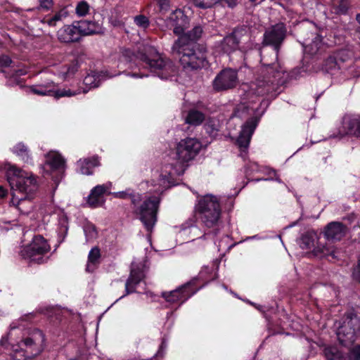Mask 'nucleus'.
Returning a JSON list of instances; mask_svg holds the SVG:
<instances>
[{
	"label": "nucleus",
	"instance_id": "nucleus-39",
	"mask_svg": "<svg viewBox=\"0 0 360 360\" xmlns=\"http://www.w3.org/2000/svg\"><path fill=\"white\" fill-rule=\"evenodd\" d=\"M134 24L141 30H145L150 25L149 19L143 15H138L134 18Z\"/></svg>",
	"mask_w": 360,
	"mask_h": 360
},
{
	"label": "nucleus",
	"instance_id": "nucleus-35",
	"mask_svg": "<svg viewBox=\"0 0 360 360\" xmlns=\"http://www.w3.org/2000/svg\"><path fill=\"white\" fill-rule=\"evenodd\" d=\"M202 33V29L200 26H195L193 29L187 33H183L179 35V37H186V39L185 40V43H191L194 44L195 41H197Z\"/></svg>",
	"mask_w": 360,
	"mask_h": 360
},
{
	"label": "nucleus",
	"instance_id": "nucleus-22",
	"mask_svg": "<svg viewBox=\"0 0 360 360\" xmlns=\"http://www.w3.org/2000/svg\"><path fill=\"white\" fill-rule=\"evenodd\" d=\"M339 134L340 136L349 134L360 137V117L358 115L345 116L339 129Z\"/></svg>",
	"mask_w": 360,
	"mask_h": 360
},
{
	"label": "nucleus",
	"instance_id": "nucleus-29",
	"mask_svg": "<svg viewBox=\"0 0 360 360\" xmlns=\"http://www.w3.org/2000/svg\"><path fill=\"white\" fill-rule=\"evenodd\" d=\"M12 152L16 155L22 162L28 165H32L33 161L28 148L22 142L15 145Z\"/></svg>",
	"mask_w": 360,
	"mask_h": 360
},
{
	"label": "nucleus",
	"instance_id": "nucleus-5",
	"mask_svg": "<svg viewBox=\"0 0 360 360\" xmlns=\"http://www.w3.org/2000/svg\"><path fill=\"white\" fill-rule=\"evenodd\" d=\"M186 37H179L172 47V53L179 58V61L185 70H194L206 67V56L195 44L185 43Z\"/></svg>",
	"mask_w": 360,
	"mask_h": 360
},
{
	"label": "nucleus",
	"instance_id": "nucleus-23",
	"mask_svg": "<svg viewBox=\"0 0 360 360\" xmlns=\"http://www.w3.org/2000/svg\"><path fill=\"white\" fill-rule=\"evenodd\" d=\"M46 161L42 166L46 173H52L55 171L61 172L65 169V160L60 153L56 151H50L46 155Z\"/></svg>",
	"mask_w": 360,
	"mask_h": 360
},
{
	"label": "nucleus",
	"instance_id": "nucleus-51",
	"mask_svg": "<svg viewBox=\"0 0 360 360\" xmlns=\"http://www.w3.org/2000/svg\"><path fill=\"white\" fill-rule=\"evenodd\" d=\"M188 223H189V224L188 225V227L194 226L195 225V221L193 219H191L190 221H188Z\"/></svg>",
	"mask_w": 360,
	"mask_h": 360
},
{
	"label": "nucleus",
	"instance_id": "nucleus-37",
	"mask_svg": "<svg viewBox=\"0 0 360 360\" xmlns=\"http://www.w3.org/2000/svg\"><path fill=\"white\" fill-rule=\"evenodd\" d=\"M215 276L216 273L212 268L210 269L207 266H204L199 273L198 279L205 281L206 283H207L210 281L213 280Z\"/></svg>",
	"mask_w": 360,
	"mask_h": 360
},
{
	"label": "nucleus",
	"instance_id": "nucleus-31",
	"mask_svg": "<svg viewBox=\"0 0 360 360\" xmlns=\"http://www.w3.org/2000/svg\"><path fill=\"white\" fill-rule=\"evenodd\" d=\"M107 76L103 72H91L84 79V84L89 89L98 87L101 81L105 79Z\"/></svg>",
	"mask_w": 360,
	"mask_h": 360
},
{
	"label": "nucleus",
	"instance_id": "nucleus-52",
	"mask_svg": "<svg viewBox=\"0 0 360 360\" xmlns=\"http://www.w3.org/2000/svg\"><path fill=\"white\" fill-rule=\"evenodd\" d=\"M356 18L358 22L360 24V14H357Z\"/></svg>",
	"mask_w": 360,
	"mask_h": 360
},
{
	"label": "nucleus",
	"instance_id": "nucleus-2",
	"mask_svg": "<svg viewBox=\"0 0 360 360\" xmlns=\"http://www.w3.org/2000/svg\"><path fill=\"white\" fill-rule=\"evenodd\" d=\"M122 57L131 70L127 75L131 77H148L150 72L161 79H168L177 73L174 64L170 60L163 58L153 46H145L143 51L137 54L127 49L123 52Z\"/></svg>",
	"mask_w": 360,
	"mask_h": 360
},
{
	"label": "nucleus",
	"instance_id": "nucleus-33",
	"mask_svg": "<svg viewBox=\"0 0 360 360\" xmlns=\"http://www.w3.org/2000/svg\"><path fill=\"white\" fill-rule=\"evenodd\" d=\"M68 15V12L66 9H61L56 13L52 17L44 18L41 22L44 24H47L50 27H55L58 23L63 21Z\"/></svg>",
	"mask_w": 360,
	"mask_h": 360
},
{
	"label": "nucleus",
	"instance_id": "nucleus-14",
	"mask_svg": "<svg viewBox=\"0 0 360 360\" xmlns=\"http://www.w3.org/2000/svg\"><path fill=\"white\" fill-rule=\"evenodd\" d=\"M195 279L192 280L174 290L163 292L162 296L167 302L182 304L202 287L200 286L193 290L192 286L195 283Z\"/></svg>",
	"mask_w": 360,
	"mask_h": 360
},
{
	"label": "nucleus",
	"instance_id": "nucleus-25",
	"mask_svg": "<svg viewBox=\"0 0 360 360\" xmlns=\"http://www.w3.org/2000/svg\"><path fill=\"white\" fill-rule=\"evenodd\" d=\"M74 25L78 30L80 38L82 36L98 34L103 31L101 25L94 21L80 20L74 22Z\"/></svg>",
	"mask_w": 360,
	"mask_h": 360
},
{
	"label": "nucleus",
	"instance_id": "nucleus-47",
	"mask_svg": "<svg viewBox=\"0 0 360 360\" xmlns=\"http://www.w3.org/2000/svg\"><path fill=\"white\" fill-rule=\"evenodd\" d=\"M161 10H166L169 6V0H155Z\"/></svg>",
	"mask_w": 360,
	"mask_h": 360
},
{
	"label": "nucleus",
	"instance_id": "nucleus-3",
	"mask_svg": "<svg viewBox=\"0 0 360 360\" xmlns=\"http://www.w3.org/2000/svg\"><path fill=\"white\" fill-rule=\"evenodd\" d=\"M45 336L39 329H23L11 325L0 345L10 351L13 360H28L39 355L44 348Z\"/></svg>",
	"mask_w": 360,
	"mask_h": 360
},
{
	"label": "nucleus",
	"instance_id": "nucleus-9",
	"mask_svg": "<svg viewBox=\"0 0 360 360\" xmlns=\"http://www.w3.org/2000/svg\"><path fill=\"white\" fill-rule=\"evenodd\" d=\"M252 46L253 42L249 34L242 30H234L231 34L223 39L219 48L224 53L230 54L237 49L245 52L251 49Z\"/></svg>",
	"mask_w": 360,
	"mask_h": 360
},
{
	"label": "nucleus",
	"instance_id": "nucleus-12",
	"mask_svg": "<svg viewBox=\"0 0 360 360\" xmlns=\"http://www.w3.org/2000/svg\"><path fill=\"white\" fill-rule=\"evenodd\" d=\"M317 235L313 231H308L302 236L299 244L303 250H311L313 248V253L316 257H323L332 256L333 258L336 257L335 251L332 248L320 243L315 245Z\"/></svg>",
	"mask_w": 360,
	"mask_h": 360
},
{
	"label": "nucleus",
	"instance_id": "nucleus-20",
	"mask_svg": "<svg viewBox=\"0 0 360 360\" xmlns=\"http://www.w3.org/2000/svg\"><path fill=\"white\" fill-rule=\"evenodd\" d=\"M34 194L20 195L17 193H12L11 205L16 207L22 214H29L34 209V204L32 201Z\"/></svg>",
	"mask_w": 360,
	"mask_h": 360
},
{
	"label": "nucleus",
	"instance_id": "nucleus-41",
	"mask_svg": "<svg viewBox=\"0 0 360 360\" xmlns=\"http://www.w3.org/2000/svg\"><path fill=\"white\" fill-rule=\"evenodd\" d=\"M194 5L200 8H211L217 3L219 0H193Z\"/></svg>",
	"mask_w": 360,
	"mask_h": 360
},
{
	"label": "nucleus",
	"instance_id": "nucleus-10",
	"mask_svg": "<svg viewBox=\"0 0 360 360\" xmlns=\"http://www.w3.org/2000/svg\"><path fill=\"white\" fill-rule=\"evenodd\" d=\"M51 250L50 245L41 236H35L32 242L27 246L22 248L20 255L26 259L38 264L44 262V256Z\"/></svg>",
	"mask_w": 360,
	"mask_h": 360
},
{
	"label": "nucleus",
	"instance_id": "nucleus-34",
	"mask_svg": "<svg viewBox=\"0 0 360 360\" xmlns=\"http://www.w3.org/2000/svg\"><path fill=\"white\" fill-rule=\"evenodd\" d=\"M322 46V37L318 34H316L310 44H307L304 46V52L310 54H316Z\"/></svg>",
	"mask_w": 360,
	"mask_h": 360
},
{
	"label": "nucleus",
	"instance_id": "nucleus-17",
	"mask_svg": "<svg viewBox=\"0 0 360 360\" xmlns=\"http://www.w3.org/2000/svg\"><path fill=\"white\" fill-rule=\"evenodd\" d=\"M286 29L283 23L276 24L265 32L264 41L265 44L274 46L276 56L278 52V47L283 41Z\"/></svg>",
	"mask_w": 360,
	"mask_h": 360
},
{
	"label": "nucleus",
	"instance_id": "nucleus-32",
	"mask_svg": "<svg viewBox=\"0 0 360 360\" xmlns=\"http://www.w3.org/2000/svg\"><path fill=\"white\" fill-rule=\"evenodd\" d=\"M259 102V99H257V101L254 99L250 101V105H248L246 102L242 103L236 108V115L237 116H242L243 113H247L248 115H255L258 110V106L257 104Z\"/></svg>",
	"mask_w": 360,
	"mask_h": 360
},
{
	"label": "nucleus",
	"instance_id": "nucleus-44",
	"mask_svg": "<svg viewBox=\"0 0 360 360\" xmlns=\"http://www.w3.org/2000/svg\"><path fill=\"white\" fill-rule=\"evenodd\" d=\"M39 8L43 10H49L53 7V0H39Z\"/></svg>",
	"mask_w": 360,
	"mask_h": 360
},
{
	"label": "nucleus",
	"instance_id": "nucleus-53",
	"mask_svg": "<svg viewBox=\"0 0 360 360\" xmlns=\"http://www.w3.org/2000/svg\"><path fill=\"white\" fill-rule=\"evenodd\" d=\"M251 2H255L257 0H250Z\"/></svg>",
	"mask_w": 360,
	"mask_h": 360
},
{
	"label": "nucleus",
	"instance_id": "nucleus-46",
	"mask_svg": "<svg viewBox=\"0 0 360 360\" xmlns=\"http://www.w3.org/2000/svg\"><path fill=\"white\" fill-rule=\"evenodd\" d=\"M11 62V58L6 56H4L0 58V65L1 66H9Z\"/></svg>",
	"mask_w": 360,
	"mask_h": 360
},
{
	"label": "nucleus",
	"instance_id": "nucleus-1",
	"mask_svg": "<svg viewBox=\"0 0 360 360\" xmlns=\"http://www.w3.org/2000/svg\"><path fill=\"white\" fill-rule=\"evenodd\" d=\"M202 148L201 142L195 138L180 140L175 146V151L165 158L160 173L155 174L148 182L152 188L150 192L158 195L172 185V176L184 174L187 164L193 160Z\"/></svg>",
	"mask_w": 360,
	"mask_h": 360
},
{
	"label": "nucleus",
	"instance_id": "nucleus-18",
	"mask_svg": "<svg viewBox=\"0 0 360 360\" xmlns=\"http://www.w3.org/2000/svg\"><path fill=\"white\" fill-rule=\"evenodd\" d=\"M53 84L52 82H49L46 84L33 85L29 87V89L31 92L37 95H51L57 98L64 96L70 97L79 94V92L72 91L70 89L53 91Z\"/></svg>",
	"mask_w": 360,
	"mask_h": 360
},
{
	"label": "nucleus",
	"instance_id": "nucleus-49",
	"mask_svg": "<svg viewBox=\"0 0 360 360\" xmlns=\"http://www.w3.org/2000/svg\"><path fill=\"white\" fill-rule=\"evenodd\" d=\"M146 295L148 297H150L151 298L152 301H155V297H156V295H154L152 292L150 291H146Z\"/></svg>",
	"mask_w": 360,
	"mask_h": 360
},
{
	"label": "nucleus",
	"instance_id": "nucleus-16",
	"mask_svg": "<svg viewBox=\"0 0 360 360\" xmlns=\"http://www.w3.org/2000/svg\"><path fill=\"white\" fill-rule=\"evenodd\" d=\"M238 78L236 70L231 68L222 70L213 80V88L217 91L233 89L238 84Z\"/></svg>",
	"mask_w": 360,
	"mask_h": 360
},
{
	"label": "nucleus",
	"instance_id": "nucleus-30",
	"mask_svg": "<svg viewBox=\"0 0 360 360\" xmlns=\"http://www.w3.org/2000/svg\"><path fill=\"white\" fill-rule=\"evenodd\" d=\"M101 251L98 247H94L89 252L86 271L93 272L100 263Z\"/></svg>",
	"mask_w": 360,
	"mask_h": 360
},
{
	"label": "nucleus",
	"instance_id": "nucleus-11",
	"mask_svg": "<svg viewBox=\"0 0 360 360\" xmlns=\"http://www.w3.org/2000/svg\"><path fill=\"white\" fill-rule=\"evenodd\" d=\"M360 332V319L356 315H347L337 330L340 342L345 346L352 344Z\"/></svg>",
	"mask_w": 360,
	"mask_h": 360
},
{
	"label": "nucleus",
	"instance_id": "nucleus-42",
	"mask_svg": "<svg viewBox=\"0 0 360 360\" xmlns=\"http://www.w3.org/2000/svg\"><path fill=\"white\" fill-rule=\"evenodd\" d=\"M325 65H326L325 69L326 71H329V70L336 69V68H338V69L340 68L335 58L333 56H330L327 58Z\"/></svg>",
	"mask_w": 360,
	"mask_h": 360
},
{
	"label": "nucleus",
	"instance_id": "nucleus-19",
	"mask_svg": "<svg viewBox=\"0 0 360 360\" xmlns=\"http://www.w3.org/2000/svg\"><path fill=\"white\" fill-rule=\"evenodd\" d=\"M112 187L111 182H107L102 185H97L93 188L87 198V204L91 207L102 206L105 202L103 195L111 193L110 190Z\"/></svg>",
	"mask_w": 360,
	"mask_h": 360
},
{
	"label": "nucleus",
	"instance_id": "nucleus-43",
	"mask_svg": "<svg viewBox=\"0 0 360 360\" xmlns=\"http://www.w3.org/2000/svg\"><path fill=\"white\" fill-rule=\"evenodd\" d=\"M349 6V4L347 0H340L335 12L338 14H345L347 11Z\"/></svg>",
	"mask_w": 360,
	"mask_h": 360
},
{
	"label": "nucleus",
	"instance_id": "nucleus-26",
	"mask_svg": "<svg viewBox=\"0 0 360 360\" xmlns=\"http://www.w3.org/2000/svg\"><path fill=\"white\" fill-rule=\"evenodd\" d=\"M57 37L60 42L66 44L76 42L81 39L74 22L59 29L57 32Z\"/></svg>",
	"mask_w": 360,
	"mask_h": 360
},
{
	"label": "nucleus",
	"instance_id": "nucleus-21",
	"mask_svg": "<svg viewBox=\"0 0 360 360\" xmlns=\"http://www.w3.org/2000/svg\"><path fill=\"white\" fill-rule=\"evenodd\" d=\"M188 19L180 9L173 11L167 19V26L173 28L174 33L180 35L187 28Z\"/></svg>",
	"mask_w": 360,
	"mask_h": 360
},
{
	"label": "nucleus",
	"instance_id": "nucleus-6",
	"mask_svg": "<svg viewBox=\"0 0 360 360\" xmlns=\"http://www.w3.org/2000/svg\"><path fill=\"white\" fill-rule=\"evenodd\" d=\"M285 71L277 70L276 68L268 64L261 70V72L255 82L251 84V89L248 93L250 95H271L273 96L279 85L285 82Z\"/></svg>",
	"mask_w": 360,
	"mask_h": 360
},
{
	"label": "nucleus",
	"instance_id": "nucleus-15",
	"mask_svg": "<svg viewBox=\"0 0 360 360\" xmlns=\"http://www.w3.org/2000/svg\"><path fill=\"white\" fill-rule=\"evenodd\" d=\"M147 269L148 265L146 260L139 262H132L130 276L125 283V291L127 295L136 292V287L144 278L145 273Z\"/></svg>",
	"mask_w": 360,
	"mask_h": 360
},
{
	"label": "nucleus",
	"instance_id": "nucleus-36",
	"mask_svg": "<svg viewBox=\"0 0 360 360\" xmlns=\"http://www.w3.org/2000/svg\"><path fill=\"white\" fill-rule=\"evenodd\" d=\"M204 119H205V115L202 112H200L198 110H191L188 112V116L186 119V121L187 123L191 124L199 125L202 122Z\"/></svg>",
	"mask_w": 360,
	"mask_h": 360
},
{
	"label": "nucleus",
	"instance_id": "nucleus-8",
	"mask_svg": "<svg viewBox=\"0 0 360 360\" xmlns=\"http://www.w3.org/2000/svg\"><path fill=\"white\" fill-rule=\"evenodd\" d=\"M195 214L207 228L215 227L221 218V209L217 196L207 194L200 198L195 207Z\"/></svg>",
	"mask_w": 360,
	"mask_h": 360
},
{
	"label": "nucleus",
	"instance_id": "nucleus-40",
	"mask_svg": "<svg viewBox=\"0 0 360 360\" xmlns=\"http://www.w3.org/2000/svg\"><path fill=\"white\" fill-rule=\"evenodd\" d=\"M84 232L87 240H91L97 237V231L92 224H86L84 226Z\"/></svg>",
	"mask_w": 360,
	"mask_h": 360
},
{
	"label": "nucleus",
	"instance_id": "nucleus-45",
	"mask_svg": "<svg viewBox=\"0 0 360 360\" xmlns=\"http://www.w3.org/2000/svg\"><path fill=\"white\" fill-rule=\"evenodd\" d=\"M205 129L207 131V133H209L210 134V136H215L217 134V129L216 127H214V126L211 124H206L205 126Z\"/></svg>",
	"mask_w": 360,
	"mask_h": 360
},
{
	"label": "nucleus",
	"instance_id": "nucleus-38",
	"mask_svg": "<svg viewBox=\"0 0 360 360\" xmlns=\"http://www.w3.org/2000/svg\"><path fill=\"white\" fill-rule=\"evenodd\" d=\"M90 6L85 1H79L75 6V13L78 17H84L89 14Z\"/></svg>",
	"mask_w": 360,
	"mask_h": 360
},
{
	"label": "nucleus",
	"instance_id": "nucleus-7",
	"mask_svg": "<svg viewBox=\"0 0 360 360\" xmlns=\"http://www.w3.org/2000/svg\"><path fill=\"white\" fill-rule=\"evenodd\" d=\"M7 180L11 186L12 193L20 195L35 194L38 189L37 181L31 172H26L15 165H8L6 167Z\"/></svg>",
	"mask_w": 360,
	"mask_h": 360
},
{
	"label": "nucleus",
	"instance_id": "nucleus-48",
	"mask_svg": "<svg viewBox=\"0 0 360 360\" xmlns=\"http://www.w3.org/2000/svg\"><path fill=\"white\" fill-rule=\"evenodd\" d=\"M7 194V191L3 186H0V198H4Z\"/></svg>",
	"mask_w": 360,
	"mask_h": 360
},
{
	"label": "nucleus",
	"instance_id": "nucleus-28",
	"mask_svg": "<svg viewBox=\"0 0 360 360\" xmlns=\"http://www.w3.org/2000/svg\"><path fill=\"white\" fill-rule=\"evenodd\" d=\"M99 165V161L97 158H86L77 161V166L79 172L85 175L93 174V169Z\"/></svg>",
	"mask_w": 360,
	"mask_h": 360
},
{
	"label": "nucleus",
	"instance_id": "nucleus-13",
	"mask_svg": "<svg viewBox=\"0 0 360 360\" xmlns=\"http://www.w3.org/2000/svg\"><path fill=\"white\" fill-rule=\"evenodd\" d=\"M257 120L252 118L248 120L242 127L239 136L236 141V144L240 149V155L245 159L248 155V150L252 136L257 127Z\"/></svg>",
	"mask_w": 360,
	"mask_h": 360
},
{
	"label": "nucleus",
	"instance_id": "nucleus-4",
	"mask_svg": "<svg viewBox=\"0 0 360 360\" xmlns=\"http://www.w3.org/2000/svg\"><path fill=\"white\" fill-rule=\"evenodd\" d=\"M115 198L130 199L134 205V213L143 224L147 231L151 232L157 221V213L158 211L160 198L158 195L146 197L141 204L139 202L141 195L136 193L132 188L110 193Z\"/></svg>",
	"mask_w": 360,
	"mask_h": 360
},
{
	"label": "nucleus",
	"instance_id": "nucleus-24",
	"mask_svg": "<svg viewBox=\"0 0 360 360\" xmlns=\"http://www.w3.org/2000/svg\"><path fill=\"white\" fill-rule=\"evenodd\" d=\"M323 354L326 360H344L337 347L323 345ZM348 360H360V345H356L350 350Z\"/></svg>",
	"mask_w": 360,
	"mask_h": 360
},
{
	"label": "nucleus",
	"instance_id": "nucleus-27",
	"mask_svg": "<svg viewBox=\"0 0 360 360\" xmlns=\"http://www.w3.org/2000/svg\"><path fill=\"white\" fill-rule=\"evenodd\" d=\"M346 227L340 222L330 223L326 230L325 236L328 240H339L345 234Z\"/></svg>",
	"mask_w": 360,
	"mask_h": 360
},
{
	"label": "nucleus",
	"instance_id": "nucleus-50",
	"mask_svg": "<svg viewBox=\"0 0 360 360\" xmlns=\"http://www.w3.org/2000/svg\"><path fill=\"white\" fill-rule=\"evenodd\" d=\"M15 72L16 76L24 75L26 74V71L22 69L16 70H15Z\"/></svg>",
	"mask_w": 360,
	"mask_h": 360
}]
</instances>
